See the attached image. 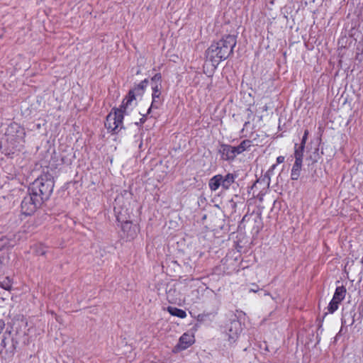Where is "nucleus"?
I'll use <instances>...</instances> for the list:
<instances>
[{
    "label": "nucleus",
    "mask_w": 363,
    "mask_h": 363,
    "mask_svg": "<svg viewBox=\"0 0 363 363\" xmlns=\"http://www.w3.org/2000/svg\"><path fill=\"white\" fill-rule=\"evenodd\" d=\"M237 43L235 35H226L217 42H214L206 50V57L216 67L218 64L233 54Z\"/></svg>",
    "instance_id": "obj_1"
},
{
    "label": "nucleus",
    "mask_w": 363,
    "mask_h": 363,
    "mask_svg": "<svg viewBox=\"0 0 363 363\" xmlns=\"http://www.w3.org/2000/svg\"><path fill=\"white\" fill-rule=\"evenodd\" d=\"M135 99V91L130 90L119 108H113L106 116L105 127L113 134H117L123 128V116L127 113V109Z\"/></svg>",
    "instance_id": "obj_2"
},
{
    "label": "nucleus",
    "mask_w": 363,
    "mask_h": 363,
    "mask_svg": "<svg viewBox=\"0 0 363 363\" xmlns=\"http://www.w3.org/2000/svg\"><path fill=\"white\" fill-rule=\"evenodd\" d=\"M54 181L51 175L43 174L36 179L29 186V192L41 199V201L48 200L53 190Z\"/></svg>",
    "instance_id": "obj_3"
},
{
    "label": "nucleus",
    "mask_w": 363,
    "mask_h": 363,
    "mask_svg": "<svg viewBox=\"0 0 363 363\" xmlns=\"http://www.w3.org/2000/svg\"><path fill=\"white\" fill-rule=\"evenodd\" d=\"M42 203L43 201L40 197H38L37 196L33 195L32 192L28 191V194L21 201V212L26 216H30L36 211Z\"/></svg>",
    "instance_id": "obj_4"
},
{
    "label": "nucleus",
    "mask_w": 363,
    "mask_h": 363,
    "mask_svg": "<svg viewBox=\"0 0 363 363\" xmlns=\"http://www.w3.org/2000/svg\"><path fill=\"white\" fill-rule=\"evenodd\" d=\"M242 331V325L238 320H233L226 326V335L230 344H233L238 340Z\"/></svg>",
    "instance_id": "obj_5"
},
{
    "label": "nucleus",
    "mask_w": 363,
    "mask_h": 363,
    "mask_svg": "<svg viewBox=\"0 0 363 363\" xmlns=\"http://www.w3.org/2000/svg\"><path fill=\"white\" fill-rule=\"evenodd\" d=\"M218 152L221 156V159L227 161H232L237 156L234 146L227 144H221L219 146Z\"/></svg>",
    "instance_id": "obj_6"
},
{
    "label": "nucleus",
    "mask_w": 363,
    "mask_h": 363,
    "mask_svg": "<svg viewBox=\"0 0 363 363\" xmlns=\"http://www.w3.org/2000/svg\"><path fill=\"white\" fill-rule=\"evenodd\" d=\"M255 142V138L252 140H244L240 144L236 147L234 146V149L236 153V155L242 153L244 151L248 150L252 145V143Z\"/></svg>",
    "instance_id": "obj_7"
},
{
    "label": "nucleus",
    "mask_w": 363,
    "mask_h": 363,
    "mask_svg": "<svg viewBox=\"0 0 363 363\" xmlns=\"http://www.w3.org/2000/svg\"><path fill=\"white\" fill-rule=\"evenodd\" d=\"M236 176L233 174L228 173L225 177L221 175V187L224 190H228L230 186L235 182Z\"/></svg>",
    "instance_id": "obj_8"
},
{
    "label": "nucleus",
    "mask_w": 363,
    "mask_h": 363,
    "mask_svg": "<svg viewBox=\"0 0 363 363\" xmlns=\"http://www.w3.org/2000/svg\"><path fill=\"white\" fill-rule=\"evenodd\" d=\"M193 342L192 337L188 334L184 333L179 338L178 347L181 350H185L189 347Z\"/></svg>",
    "instance_id": "obj_9"
},
{
    "label": "nucleus",
    "mask_w": 363,
    "mask_h": 363,
    "mask_svg": "<svg viewBox=\"0 0 363 363\" xmlns=\"http://www.w3.org/2000/svg\"><path fill=\"white\" fill-rule=\"evenodd\" d=\"M208 186L211 191H216L221 186V174H216L210 179Z\"/></svg>",
    "instance_id": "obj_10"
},
{
    "label": "nucleus",
    "mask_w": 363,
    "mask_h": 363,
    "mask_svg": "<svg viewBox=\"0 0 363 363\" xmlns=\"http://www.w3.org/2000/svg\"><path fill=\"white\" fill-rule=\"evenodd\" d=\"M301 167L302 162L295 161L291 173V178L292 180H297L299 178Z\"/></svg>",
    "instance_id": "obj_11"
},
{
    "label": "nucleus",
    "mask_w": 363,
    "mask_h": 363,
    "mask_svg": "<svg viewBox=\"0 0 363 363\" xmlns=\"http://www.w3.org/2000/svg\"><path fill=\"white\" fill-rule=\"evenodd\" d=\"M160 94H152V100L151 106L147 110V113H150L152 108L157 109L162 105V101L160 99Z\"/></svg>",
    "instance_id": "obj_12"
},
{
    "label": "nucleus",
    "mask_w": 363,
    "mask_h": 363,
    "mask_svg": "<svg viewBox=\"0 0 363 363\" xmlns=\"http://www.w3.org/2000/svg\"><path fill=\"white\" fill-rule=\"evenodd\" d=\"M346 289L344 286H338L336 288L333 299L341 302L345 297Z\"/></svg>",
    "instance_id": "obj_13"
},
{
    "label": "nucleus",
    "mask_w": 363,
    "mask_h": 363,
    "mask_svg": "<svg viewBox=\"0 0 363 363\" xmlns=\"http://www.w3.org/2000/svg\"><path fill=\"white\" fill-rule=\"evenodd\" d=\"M167 311L174 316H177L181 318H184L186 317V313L182 309L177 308L176 307L169 306L167 308Z\"/></svg>",
    "instance_id": "obj_14"
},
{
    "label": "nucleus",
    "mask_w": 363,
    "mask_h": 363,
    "mask_svg": "<svg viewBox=\"0 0 363 363\" xmlns=\"http://www.w3.org/2000/svg\"><path fill=\"white\" fill-rule=\"evenodd\" d=\"M11 128L12 129L15 128L16 130L17 135H16V137L15 138V140H16V142L18 143L24 142V137L26 135L24 128L18 125L17 124H16L14 126H12Z\"/></svg>",
    "instance_id": "obj_15"
},
{
    "label": "nucleus",
    "mask_w": 363,
    "mask_h": 363,
    "mask_svg": "<svg viewBox=\"0 0 363 363\" xmlns=\"http://www.w3.org/2000/svg\"><path fill=\"white\" fill-rule=\"evenodd\" d=\"M122 230L124 232H127V238H133V235L135 234L134 232H132V223L130 221H125L122 223L121 225Z\"/></svg>",
    "instance_id": "obj_16"
},
{
    "label": "nucleus",
    "mask_w": 363,
    "mask_h": 363,
    "mask_svg": "<svg viewBox=\"0 0 363 363\" xmlns=\"http://www.w3.org/2000/svg\"><path fill=\"white\" fill-rule=\"evenodd\" d=\"M304 147H303L301 145L299 147H297V144L295 145V151H294L295 161H298L300 162H303Z\"/></svg>",
    "instance_id": "obj_17"
},
{
    "label": "nucleus",
    "mask_w": 363,
    "mask_h": 363,
    "mask_svg": "<svg viewBox=\"0 0 363 363\" xmlns=\"http://www.w3.org/2000/svg\"><path fill=\"white\" fill-rule=\"evenodd\" d=\"M147 79H144L143 81H142L135 88H134L133 90L135 91V95L136 94H143V89L144 88L147 86Z\"/></svg>",
    "instance_id": "obj_18"
},
{
    "label": "nucleus",
    "mask_w": 363,
    "mask_h": 363,
    "mask_svg": "<svg viewBox=\"0 0 363 363\" xmlns=\"http://www.w3.org/2000/svg\"><path fill=\"white\" fill-rule=\"evenodd\" d=\"M33 250L38 255H44L46 253L45 247L41 244L33 246Z\"/></svg>",
    "instance_id": "obj_19"
},
{
    "label": "nucleus",
    "mask_w": 363,
    "mask_h": 363,
    "mask_svg": "<svg viewBox=\"0 0 363 363\" xmlns=\"http://www.w3.org/2000/svg\"><path fill=\"white\" fill-rule=\"evenodd\" d=\"M339 303H340V302H338L334 299H332L328 305V311L330 313H334L338 308Z\"/></svg>",
    "instance_id": "obj_20"
},
{
    "label": "nucleus",
    "mask_w": 363,
    "mask_h": 363,
    "mask_svg": "<svg viewBox=\"0 0 363 363\" xmlns=\"http://www.w3.org/2000/svg\"><path fill=\"white\" fill-rule=\"evenodd\" d=\"M0 288L2 289L10 291L12 288L11 280L9 277H6L5 280L1 284Z\"/></svg>",
    "instance_id": "obj_21"
},
{
    "label": "nucleus",
    "mask_w": 363,
    "mask_h": 363,
    "mask_svg": "<svg viewBox=\"0 0 363 363\" xmlns=\"http://www.w3.org/2000/svg\"><path fill=\"white\" fill-rule=\"evenodd\" d=\"M160 83H155V84L152 85V94H161L160 91Z\"/></svg>",
    "instance_id": "obj_22"
},
{
    "label": "nucleus",
    "mask_w": 363,
    "mask_h": 363,
    "mask_svg": "<svg viewBox=\"0 0 363 363\" xmlns=\"http://www.w3.org/2000/svg\"><path fill=\"white\" fill-rule=\"evenodd\" d=\"M161 79H162V76H161V74H160V73H157V74H155V75L152 77L151 80H152V82L153 83H155H155H158V84H159V83H160V82H161Z\"/></svg>",
    "instance_id": "obj_23"
},
{
    "label": "nucleus",
    "mask_w": 363,
    "mask_h": 363,
    "mask_svg": "<svg viewBox=\"0 0 363 363\" xmlns=\"http://www.w3.org/2000/svg\"><path fill=\"white\" fill-rule=\"evenodd\" d=\"M308 130H306L304 131V134H303V136L302 140H301V145H300L301 146L305 147V144H306L307 138H308Z\"/></svg>",
    "instance_id": "obj_24"
},
{
    "label": "nucleus",
    "mask_w": 363,
    "mask_h": 363,
    "mask_svg": "<svg viewBox=\"0 0 363 363\" xmlns=\"http://www.w3.org/2000/svg\"><path fill=\"white\" fill-rule=\"evenodd\" d=\"M284 157H283V156H279L277 158V162L278 164L282 163V162H284Z\"/></svg>",
    "instance_id": "obj_25"
},
{
    "label": "nucleus",
    "mask_w": 363,
    "mask_h": 363,
    "mask_svg": "<svg viewBox=\"0 0 363 363\" xmlns=\"http://www.w3.org/2000/svg\"><path fill=\"white\" fill-rule=\"evenodd\" d=\"M255 288L250 289V291L257 292L259 290V287L256 284H252Z\"/></svg>",
    "instance_id": "obj_26"
},
{
    "label": "nucleus",
    "mask_w": 363,
    "mask_h": 363,
    "mask_svg": "<svg viewBox=\"0 0 363 363\" xmlns=\"http://www.w3.org/2000/svg\"><path fill=\"white\" fill-rule=\"evenodd\" d=\"M341 323H342V326H343L344 325H345L347 323V321L345 319V315H343V316L341 319Z\"/></svg>",
    "instance_id": "obj_27"
},
{
    "label": "nucleus",
    "mask_w": 363,
    "mask_h": 363,
    "mask_svg": "<svg viewBox=\"0 0 363 363\" xmlns=\"http://www.w3.org/2000/svg\"><path fill=\"white\" fill-rule=\"evenodd\" d=\"M276 167V164H273L272 167H271V169L269 170V172L270 171H273L274 169V168Z\"/></svg>",
    "instance_id": "obj_28"
},
{
    "label": "nucleus",
    "mask_w": 363,
    "mask_h": 363,
    "mask_svg": "<svg viewBox=\"0 0 363 363\" xmlns=\"http://www.w3.org/2000/svg\"><path fill=\"white\" fill-rule=\"evenodd\" d=\"M257 136H258V134H256V136H255V137H254V134L252 133V134L251 135V138H252V140L253 138H255V140H256V139L257 138Z\"/></svg>",
    "instance_id": "obj_29"
},
{
    "label": "nucleus",
    "mask_w": 363,
    "mask_h": 363,
    "mask_svg": "<svg viewBox=\"0 0 363 363\" xmlns=\"http://www.w3.org/2000/svg\"><path fill=\"white\" fill-rule=\"evenodd\" d=\"M257 136H258V134H256V136H255V137H254V134L252 133V134L251 135V138H252V140L253 138H255V140H256V139L257 138Z\"/></svg>",
    "instance_id": "obj_30"
},
{
    "label": "nucleus",
    "mask_w": 363,
    "mask_h": 363,
    "mask_svg": "<svg viewBox=\"0 0 363 363\" xmlns=\"http://www.w3.org/2000/svg\"><path fill=\"white\" fill-rule=\"evenodd\" d=\"M230 202L233 203V208H235V206H236V203H235V202H234L233 199H231V200H230Z\"/></svg>",
    "instance_id": "obj_31"
},
{
    "label": "nucleus",
    "mask_w": 363,
    "mask_h": 363,
    "mask_svg": "<svg viewBox=\"0 0 363 363\" xmlns=\"http://www.w3.org/2000/svg\"><path fill=\"white\" fill-rule=\"evenodd\" d=\"M145 121V118L143 117L140 119V123H143Z\"/></svg>",
    "instance_id": "obj_32"
},
{
    "label": "nucleus",
    "mask_w": 363,
    "mask_h": 363,
    "mask_svg": "<svg viewBox=\"0 0 363 363\" xmlns=\"http://www.w3.org/2000/svg\"><path fill=\"white\" fill-rule=\"evenodd\" d=\"M354 323V315H353L352 316V322H351L350 325H352Z\"/></svg>",
    "instance_id": "obj_33"
},
{
    "label": "nucleus",
    "mask_w": 363,
    "mask_h": 363,
    "mask_svg": "<svg viewBox=\"0 0 363 363\" xmlns=\"http://www.w3.org/2000/svg\"><path fill=\"white\" fill-rule=\"evenodd\" d=\"M264 295L265 296H269L270 294H269V293H265Z\"/></svg>",
    "instance_id": "obj_34"
},
{
    "label": "nucleus",
    "mask_w": 363,
    "mask_h": 363,
    "mask_svg": "<svg viewBox=\"0 0 363 363\" xmlns=\"http://www.w3.org/2000/svg\"><path fill=\"white\" fill-rule=\"evenodd\" d=\"M361 263L363 264V257L361 259Z\"/></svg>",
    "instance_id": "obj_35"
}]
</instances>
